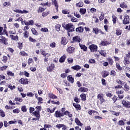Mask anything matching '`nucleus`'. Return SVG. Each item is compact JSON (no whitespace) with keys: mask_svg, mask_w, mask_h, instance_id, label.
Segmentation results:
<instances>
[{"mask_svg":"<svg viewBox=\"0 0 130 130\" xmlns=\"http://www.w3.org/2000/svg\"><path fill=\"white\" fill-rule=\"evenodd\" d=\"M50 127H52L51 125L50 124H44V128H50Z\"/></svg>","mask_w":130,"mask_h":130,"instance_id":"60","label":"nucleus"},{"mask_svg":"<svg viewBox=\"0 0 130 130\" xmlns=\"http://www.w3.org/2000/svg\"><path fill=\"white\" fill-rule=\"evenodd\" d=\"M78 91L80 92H83L84 93H85V92H88V91H89V89L86 87H80L78 89Z\"/></svg>","mask_w":130,"mask_h":130,"instance_id":"15","label":"nucleus"},{"mask_svg":"<svg viewBox=\"0 0 130 130\" xmlns=\"http://www.w3.org/2000/svg\"><path fill=\"white\" fill-rule=\"evenodd\" d=\"M15 101H16V102H17V101H18L19 102L21 103V102H23V99L22 98H15L14 99Z\"/></svg>","mask_w":130,"mask_h":130,"instance_id":"42","label":"nucleus"},{"mask_svg":"<svg viewBox=\"0 0 130 130\" xmlns=\"http://www.w3.org/2000/svg\"><path fill=\"white\" fill-rule=\"evenodd\" d=\"M55 46H56V44L54 42L50 44V47H51V48H54Z\"/></svg>","mask_w":130,"mask_h":130,"instance_id":"56","label":"nucleus"},{"mask_svg":"<svg viewBox=\"0 0 130 130\" xmlns=\"http://www.w3.org/2000/svg\"><path fill=\"white\" fill-rule=\"evenodd\" d=\"M116 93L118 95H120L121 94H123V90H117V89L116 90Z\"/></svg>","mask_w":130,"mask_h":130,"instance_id":"51","label":"nucleus"},{"mask_svg":"<svg viewBox=\"0 0 130 130\" xmlns=\"http://www.w3.org/2000/svg\"><path fill=\"white\" fill-rule=\"evenodd\" d=\"M76 6L78 8H82V7H83V6H84V3H83V2H79L78 3H77L76 4Z\"/></svg>","mask_w":130,"mask_h":130,"instance_id":"33","label":"nucleus"},{"mask_svg":"<svg viewBox=\"0 0 130 130\" xmlns=\"http://www.w3.org/2000/svg\"><path fill=\"white\" fill-rule=\"evenodd\" d=\"M124 90L125 91H128V90H129V86L126 85V84H124Z\"/></svg>","mask_w":130,"mask_h":130,"instance_id":"50","label":"nucleus"},{"mask_svg":"<svg viewBox=\"0 0 130 130\" xmlns=\"http://www.w3.org/2000/svg\"><path fill=\"white\" fill-rule=\"evenodd\" d=\"M76 32H78V33H82L84 31V27H79L76 29Z\"/></svg>","mask_w":130,"mask_h":130,"instance_id":"24","label":"nucleus"},{"mask_svg":"<svg viewBox=\"0 0 130 130\" xmlns=\"http://www.w3.org/2000/svg\"><path fill=\"white\" fill-rule=\"evenodd\" d=\"M68 80L69 82H74L75 80H74V78L72 75H69L68 76Z\"/></svg>","mask_w":130,"mask_h":130,"instance_id":"35","label":"nucleus"},{"mask_svg":"<svg viewBox=\"0 0 130 130\" xmlns=\"http://www.w3.org/2000/svg\"><path fill=\"white\" fill-rule=\"evenodd\" d=\"M122 105H123L124 107H125V108H130V102L129 101H127L123 100L122 101Z\"/></svg>","mask_w":130,"mask_h":130,"instance_id":"4","label":"nucleus"},{"mask_svg":"<svg viewBox=\"0 0 130 130\" xmlns=\"http://www.w3.org/2000/svg\"><path fill=\"white\" fill-rule=\"evenodd\" d=\"M50 102L52 104L55 105H60V102L59 101L55 102L54 100L51 101L50 100L47 102L48 104H50Z\"/></svg>","mask_w":130,"mask_h":130,"instance_id":"9","label":"nucleus"},{"mask_svg":"<svg viewBox=\"0 0 130 130\" xmlns=\"http://www.w3.org/2000/svg\"><path fill=\"white\" fill-rule=\"evenodd\" d=\"M31 32L34 35H38V32H37L34 28H31Z\"/></svg>","mask_w":130,"mask_h":130,"instance_id":"48","label":"nucleus"},{"mask_svg":"<svg viewBox=\"0 0 130 130\" xmlns=\"http://www.w3.org/2000/svg\"><path fill=\"white\" fill-rule=\"evenodd\" d=\"M92 32L93 33H95V34L97 35V34H98V33H99V30L98 29V28L94 27L93 28Z\"/></svg>","mask_w":130,"mask_h":130,"instance_id":"38","label":"nucleus"},{"mask_svg":"<svg viewBox=\"0 0 130 130\" xmlns=\"http://www.w3.org/2000/svg\"><path fill=\"white\" fill-rule=\"evenodd\" d=\"M88 114L89 115H92V113H96V114H98L99 115V113L96 111L92 110H89L88 112Z\"/></svg>","mask_w":130,"mask_h":130,"instance_id":"28","label":"nucleus"},{"mask_svg":"<svg viewBox=\"0 0 130 130\" xmlns=\"http://www.w3.org/2000/svg\"><path fill=\"white\" fill-rule=\"evenodd\" d=\"M117 20V18L116 17V16L113 15L112 16V21H113V24H116Z\"/></svg>","mask_w":130,"mask_h":130,"instance_id":"39","label":"nucleus"},{"mask_svg":"<svg viewBox=\"0 0 130 130\" xmlns=\"http://www.w3.org/2000/svg\"><path fill=\"white\" fill-rule=\"evenodd\" d=\"M41 54H42V55H43L44 56H46V55H47V57H49V56H50L51 55L50 54L46 53V52L43 49L41 50Z\"/></svg>","mask_w":130,"mask_h":130,"instance_id":"12","label":"nucleus"},{"mask_svg":"<svg viewBox=\"0 0 130 130\" xmlns=\"http://www.w3.org/2000/svg\"><path fill=\"white\" fill-rule=\"evenodd\" d=\"M42 32H45L46 33L48 32V29L46 27H44L41 29Z\"/></svg>","mask_w":130,"mask_h":130,"instance_id":"54","label":"nucleus"},{"mask_svg":"<svg viewBox=\"0 0 130 130\" xmlns=\"http://www.w3.org/2000/svg\"><path fill=\"white\" fill-rule=\"evenodd\" d=\"M61 44H63V45H66L68 42H67V41L66 40V38L62 37L61 38Z\"/></svg>","mask_w":130,"mask_h":130,"instance_id":"31","label":"nucleus"},{"mask_svg":"<svg viewBox=\"0 0 130 130\" xmlns=\"http://www.w3.org/2000/svg\"><path fill=\"white\" fill-rule=\"evenodd\" d=\"M74 101H75V102L77 104H79L80 102H81V100L80 99H79V98H78V96L74 97Z\"/></svg>","mask_w":130,"mask_h":130,"instance_id":"32","label":"nucleus"},{"mask_svg":"<svg viewBox=\"0 0 130 130\" xmlns=\"http://www.w3.org/2000/svg\"><path fill=\"white\" fill-rule=\"evenodd\" d=\"M124 65L126 66V64H128L129 63V61H128V59L127 58L124 57Z\"/></svg>","mask_w":130,"mask_h":130,"instance_id":"52","label":"nucleus"},{"mask_svg":"<svg viewBox=\"0 0 130 130\" xmlns=\"http://www.w3.org/2000/svg\"><path fill=\"white\" fill-rule=\"evenodd\" d=\"M45 8H43L42 7H39L38 13H42V12H44L45 11Z\"/></svg>","mask_w":130,"mask_h":130,"instance_id":"43","label":"nucleus"},{"mask_svg":"<svg viewBox=\"0 0 130 130\" xmlns=\"http://www.w3.org/2000/svg\"><path fill=\"white\" fill-rule=\"evenodd\" d=\"M74 42H81V38L79 37H75L73 39Z\"/></svg>","mask_w":130,"mask_h":130,"instance_id":"23","label":"nucleus"},{"mask_svg":"<svg viewBox=\"0 0 130 130\" xmlns=\"http://www.w3.org/2000/svg\"><path fill=\"white\" fill-rule=\"evenodd\" d=\"M120 7H121V8H122L123 9H126V8H127V6H126V5L123 2L121 3V4L120 5Z\"/></svg>","mask_w":130,"mask_h":130,"instance_id":"45","label":"nucleus"},{"mask_svg":"<svg viewBox=\"0 0 130 130\" xmlns=\"http://www.w3.org/2000/svg\"><path fill=\"white\" fill-rule=\"evenodd\" d=\"M56 109V107L53 108L52 110H51L49 108H48L47 109V111L48 112H50V113H53V112H54V111H55Z\"/></svg>","mask_w":130,"mask_h":130,"instance_id":"29","label":"nucleus"},{"mask_svg":"<svg viewBox=\"0 0 130 130\" xmlns=\"http://www.w3.org/2000/svg\"><path fill=\"white\" fill-rule=\"evenodd\" d=\"M25 25H26V26L34 25V21H33L32 20H30L28 21L25 22Z\"/></svg>","mask_w":130,"mask_h":130,"instance_id":"19","label":"nucleus"},{"mask_svg":"<svg viewBox=\"0 0 130 130\" xmlns=\"http://www.w3.org/2000/svg\"><path fill=\"white\" fill-rule=\"evenodd\" d=\"M74 16L76 17V18H81V15L77 12H74Z\"/></svg>","mask_w":130,"mask_h":130,"instance_id":"64","label":"nucleus"},{"mask_svg":"<svg viewBox=\"0 0 130 130\" xmlns=\"http://www.w3.org/2000/svg\"><path fill=\"white\" fill-rule=\"evenodd\" d=\"M32 114L36 116L39 119L40 118V112L39 111H36L32 113Z\"/></svg>","mask_w":130,"mask_h":130,"instance_id":"16","label":"nucleus"},{"mask_svg":"<svg viewBox=\"0 0 130 130\" xmlns=\"http://www.w3.org/2000/svg\"><path fill=\"white\" fill-rule=\"evenodd\" d=\"M80 98L82 101H86V100H87V96H86V94L85 93L80 94Z\"/></svg>","mask_w":130,"mask_h":130,"instance_id":"20","label":"nucleus"},{"mask_svg":"<svg viewBox=\"0 0 130 130\" xmlns=\"http://www.w3.org/2000/svg\"><path fill=\"white\" fill-rule=\"evenodd\" d=\"M41 5L43 6V7H45V6H48V7H50L51 6V4L50 2H47V3H41Z\"/></svg>","mask_w":130,"mask_h":130,"instance_id":"30","label":"nucleus"},{"mask_svg":"<svg viewBox=\"0 0 130 130\" xmlns=\"http://www.w3.org/2000/svg\"><path fill=\"white\" fill-rule=\"evenodd\" d=\"M20 55H21V56H28V54L25 51H21L19 53Z\"/></svg>","mask_w":130,"mask_h":130,"instance_id":"36","label":"nucleus"},{"mask_svg":"<svg viewBox=\"0 0 130 130\" xmlns=\"http://www.w3.org/2000/svg\"><path fill=\"white\" fill-rule=\"evenodd\" d=\"M75 122L76 123L77 125H79V126H83V123L81 122V121H80L78 118H75Z\"/></svg>","mask_w":130,"mask_h":130,"instance_id":"13","label":"nucleus"},{"mask_svg":"<svg viewBox=\"0 0 130 130\" xmlns=\"http://www.w3.org/2000/svg\"><path fill=\"white\" fill-rule=\"evenodd\" d=\"M26 95L28 96V97H33L34 96V93H32V92H27L26 93Z\"/></svg>","mask_w":130,"mask_h":130,"instance_id":"61","label":"nucleus"},{"mask_svg":"<svg viewBox=\"0 0 130 130\" xmlns=\"http://www.w3.org/2000/svg\"><path fill=\"white\" fill-rule=\"evenodd\" d=\"M23 35L24 38H28V37H29V36L30 35L29 34V31H27V30H25V31H24L23 33Z\"/></svg>","mask_w":130,"mask_h":130,"instance_id":"27","label":"nucleus"},{"mask_svg":"<svg viewBox=\"0 0 130 130\" xmlns=\"http://www.w3.org/2000/svg\"><path fill=\"white\" fill-rule=\"evenodd\" d=\"M48 97L50 99H57V96L53 94L52 92H50L48 93Z\"/></svg>","mask_w":130,"mask_h":130,"instance_id":"8","label":"nucleus"},{"mask_svg":"<svg viewBox=\"0 0 130 130\" xmlns=\"http://www.w3.org/2000/svg\"><path fill=\"white\" fill-rule=\"evenodd\" d=\"M10 38H11L12 40H14L15 41H18L19 40V37L18 36H14L13 35H10Z\"/></svg>","mask_w":130,"mask_h":130,"instance_id":"17","label":"nucleus"},{"mask_svg":"<svg viewBox=\"0 0 130 130\" xmlns=\"http://www.w3.org/2000/svg\"><path fill=\"white\" fill-rule=\"evenodd\" d=\"M54 116L55 117H56L57 118H58L59 117H62V112L61 111L57 110L55 111Z\"/></svg>","mask_w":130,"mask_h":130,"instance_id":"5","label":"nucleus"},{"mask_svg":"<svg viewBox=\"0 0 130 130\" xmlns=\"http://www.w3.org/2000/svg\"><path fill=\"white\" fill-rule=\"evenodd\" d=\"M79 12L81 15H85V14H86V12H87V10L85 8H81Z\"/></svg>","mask_w":130,"mask_h":130,"instance_id":"26","label":"nucleus"},{"mask_svg":"<svg viewBox=\"0 0 130 130\" xmlns=\"http://www.w3.org/2000/svg\"><path fill=\"white\" fill-rule=\"evenodd\" d=\"M117 123L118 125H124L125 124L124 122L122 120H120Z\"/></svg>","mask_w":130,"mask_h":130,"instance_id":"46","label":"nucleus"},{"mask_svg":"<svg viewBox=\"0 0 130 130\" xmlns=\"http://www.w3.org/2000/svg\"><path fill=\"white\" fill-rule=\"evenodd\" d=\"M110 112L111 113H112V114L113 115H115L116 116H119L120 114V112H115L114 111H112V110H110Z\"/></svg>","mask_w":130,"mask_h":130,"instance_id":"21","label":"nucleus"},{"mask_svg":"<svg viewBox=\"0 0 130 130\" xmlns=\"http://www.w3.org/2000/svg\"><path fill=\"white\" fill-rule=\"evenodd\" d=\"M66 58H67V55L64 54L63 55L59 60V62H64V60H66Z\"/></svg>","mask_w":130,"mask_h":130,"instance_id":"25","label":"nucleus"},{"mask_svg":"<svg viewBox=\"0 0 130 130\" xmlns=\"http://www.w3.org/2000/svg\"><path fill=\"white\" fill-rule=\"evenodd\" d=\"M110 44V43H108V42H106V41H102V43H101V45H103V46L109 45Z\"/></svg>","mask_w":130,"mask_h":130,"instance_id":"40","label":"nucleus"},{"mask_svg":"<svg viewBox=\"0 0 130 130\" xmlns=\"http://www.w3.org/2000/svg\"><path fill=\"white\" fill-rule=\"evenodd\" d=\"M122 31L120 30H116V34L117 36H119V35H121Z\"/></svg>","mask_w":130,"mask_h":130,"instance_id":"53","label":"nucleus"},{"mask_svg":"<svg viewBox=\"0 0 130 130\" xmlns=\"http://www.w3.org/2000/svg\"><path fill=\"white\" fill-rule=\"evenodd\" d=\"M100 54L102 55L103 56H106V52L104 51H100Z\"/></svg>","mask_w":130,"mask_h":130,"instance_id":"57","label":"nucleus"},{"mask_svg":"<svg viewBox=\"0 0 130 130\" xmlns=\"http://www.w3.org/2000/svg\"><path fill=\"white\" fill-rule=\"evenodd\" d=\"M21 110L23 112H27V107L26 106H23L21 107Z\"/></svg>","mask_w":130,"mask_h":130,"instance_id":"47","label":"nucleus"},{"mask_svg":"<svg viewBox=\"0 0 130 130\" xmlns=\"http://www.w3.org/2000/svg\"><path fill=\"white\" fill-rule=\"evenodd\" d=\"M55 66L54 64L51 63L49 67L47 68V71L49 72H52L54 70Z\"/></svg>","mask_w":130,"mask_h":130,"instance_id":"7","label":"nucleus"},{"mask_svg":"<svg viewBox=\"0 0 130 130\" xmlns=\"http://www.w3.org/2000/svg\"><path fill=\"white\" fill-rule=\"evenodd\" d=\"M0 115L2 117H5L6 116V113H5V112L3 110H0Z\"/></svg>","mask_w":130,"mask_h":130,"instance_id":"44","label":"nucleus"},{"mask_svg":"<svg viewBox=\"0 0 130 130\" xmlns=\"http://www.w3.org/2000/svg\"><path fill=\"white\" fill-rule=\"evenodd\" d=\"M36 108L37 109L36 110V111H39V112H40V111H41L42 108L41 107V106H37Z\"/></svg>","mask_w":130,"mask_h":130,"instance_id":"58","label":"nucleus"},{"mask_svg":"<svg viewBox=\"0 0 130 130\" xmlns=\"http://www.w3.org/2000/svg\"><path fill=\"white\" fill-rule=\"evenodd\" d=\"M123 24H124V25L129 24V17L128 16V15L124 16V19L123 20Z\"/></svg>","mask_w":130,"mask_h":130,"instance_id":"6","label":"nucleus"},{"mask_svg":"<svg viewBox=\"0 0 130 130\" xmlns=\"http://www.w3.org/2000/svg\"><path fill=\"white\" fill-rule=\"evenodd\" d=\"M109 72L107 71H103L102 72V76L103 78H106V77H108L109 76Z\"/></svg>","mask_w":130,"mask_h":130,"instance_id":"10","label":"nucleus"},{"mask_svg":"<svg viewBox=\"0 0 130 130\" xmlns=\"http://www.w3.org/2000/svg\"><path fill=\"white\" fill-rule=\"evenodd\" d=\"M97 99L100 100L101 104H103L104 102H106V100L104 99V94L103 93L98 94L97 95Z\"/></svg>","mask_w":130,"mask_h":130,"instance_id":"2","label":"nucleus"},{"mask_svg":"<svg viewBox=\"0 0 130 130\" xmlns=\"http://www.w3.org/2000/svg\"><path fill=\"white\" fill-rule=\"evenodd\" d=\"M100 20L102 21L104 19V13L103 12H101V15L99 17Z\"/></svg>","mask_w":130,"mask_h":130,"instance_id":"49","label":"nucleus"},{"mask_svg":"<svg viewBox=\"0 0 130 130\" xmlns=\"http://www.w3.org/2000/svg\"><path fill=\"white\" fill-rule=\"evenodd\" d=\"M29 41L30 42H32L33 43H36V42H37L35 39H34L31 37H29Z\"/></svg>","mask_w":130,"mask_h":130,"instance_id":"41","label":"nucleus"},{"mask_svg":"<svg viewBox=\"0 0 130 130\" xmlns=\"http://www.w3.org/2000/svg\"><path fill=\"white\" fill-rule=\"evenodd\" d=\"M79 46L83 51H87V49H88V48L85 45L83 44H79Z\"/></svg>","mask_w":130,"mask_h":130,"instance_id":"18","label":"nucleus"},{"mask_svg":"<svg viewBox=\"0 0 130 130\" xmlns=\"http://www.w3.org/2000/svg\"><path fill=\"white\" fill-rule=\"evenodd\" d=\"M13 113H20V110L19 109H16L13 110Z\"/></svg>","mask_w":130,"mask_h":130,"instance_id":"63","label":"nucleus"},{"mask_svg":"<svg viewBox=\"0 0 130 130\" xmlns=\"http://www.w3.org/2000/svg\"><path fill=\"white\" fill-rule=\"evenodd\" d=\"M9 34H13V35L16 34V30L15 29H11L9 31Z\"/></svg>","mask_w":130,"mask_h":130,"instance_id":"55","label":"nucleus"},{"mask_svg":"<svg viewBox=\"0 0 130 130\" xmlns=\"http://www.w3.org/2000/svg\"><path fill=\"white\" fill-rule=\"evenodd\" d=\"M69 63H73V61H74V59L72 58H69L67 59Z\"/></svg>","mask_w":130,"mask_h":130,"instance_id":"62","label":"nucleus"},{"mask_svg":"<svg viewBox=\"0 0 130 130\" xmlns=\"http://www.w3.org/2000/svg\"><path fill=\"white\" fill-rule=\"evenodd\" d=\"M60 25L59 24H57L56 26H55V28H56V30L58 32V31H59L60 30Z\"/></svg>","mask_w":130,"mask_h":130,"instance_id":"59","label":"nucleus"},{"mask_svg":"<svg viewBox=\"0 0 130 130\" xmlns=\"http://www.w3.org/2000/svg\"><path fill=\"white\" fill-rule=\"evenodd\" d=\"M62 26L64 29L67 30L68 32H74L75 31V27H74L73 23H63L62 24Z\"/></svg>","mask_w":130,"mask_h":130,"instance_id":"1","label":"nucleus"},{"mask_svg":"<svg viewBox=\"0 0 130 130\" xmlns=\"http://www.w3.org/2000/svg\"><path fill=\"white\" fill-rule=\"evenodd\" d=\"M52 4L53 5H54L55 7L56 8V10H57V9H58V4H57V2L56 1V0H54L53 1H52Z\"/></svg>","mask_w":130,"mask_h":130,"instance_id":"37","label":"nucleus"},{"mask_svg":"<svg viewBox=\"0 0 130 130\" xmlns=\"http://www.w3.org/2000/svg\"><path fill=\"white\" fill-rule=\"evenodd\" d=\"M67 51L69 53H73L75 51V48L70 46L67 49Z\"/></svg>","mask_w":130,"mask_h":130,"instance_id":"11","label":"nucleus"},{"mask_svg":"<svg viewBox=\"0 0 130 130\" xmlns=\"http://www.w3.org/2000/svg\"><path fill=\"white\" fill-rule=\"evenodd\" d=\"M73 106H74V107H75V108H76L77 111L79 110H81V105L74 103L73 104Z\"/></svg>","mask_w":130,"mask_h":130,"instance_id":"14","label":"nucleus"},{"mask_svg":"<svg viewBox=\"0 0 130 130\" xmlns=\"http://www.w3.org/2000/svg\"><path fill=\"white\" fill-rule=\"evenodd\" d=\"M7 74L8 76H10V77H14V76H15V74H14L12 71H8L7 72Z\"/></svg>","mask_w":130,"mask_h":130,"instance_id":"34","label":"nucleus"},{"mask_svg":"<svg viewBox=\"0 0 130 130\" xmlns=\"http://www.w3.org/2000/svg\"><path fill=\"white\" fill-rule=\"evenodd\" d=\"M89 48L91 52H95L97 51L98 47L96 45L92 44L89 46Z\"/></svg>","mask_w":130,"mask_h":130,"instance_id":"3","label":"nucleus"},{"mask_svg":"<svg viewBox=\"0 0 130 130\" xmlns=\"http://www.w3.org/2000/svg\"><path fill=\"white\" fill-rule=\"evenodd\" d=\"M72 70H74L75 71H79V70H81L82 67L79 65H76L72 67Z\"/></svg>","mask_w":130,"mask_h":130,"instance_id":"22","label":"nucleus"}]
</instances>
